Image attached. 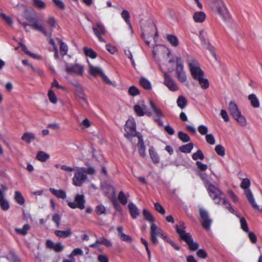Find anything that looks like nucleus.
<instances>
[{"label": "nucleus", "instance_id": "nucleus-30", "mask_svg": "<svg viewBox=\"0 0 262 262\" xmlns=\"http://www.w3.org/2000/svg\"><path fill=\"white\" fill-rule=\"evenodd\" d=\"M121 15L128 26V27L131 30L132 32H133L132 27L129 20L130 15L129 12L127 10H124L122 11Z\"/></svg>", "mask_w": 262, "mask_h": 262}, {"label": "nucleus", "instance_id": "nucleus-61", "mask_svg": "<svg viewBox=\"0 0 262 262\" xmlns=\"http://www.w3.org/2000/svg\"><path fill=\"white\" fill-rule=\"evenodd\" d=\"M55 5L59 8L64 10L65 6L64 3L61 0H52Z\"/></svg>", "mask_w": 262, "mask_h": 262}, {"label": "nucleus", "instance_id": "nucleus-3", "mask_svg": "<svg viewBox=\"0 0 262 262\" xmlns=\"http://www.w3.org/2000/svg\"><path fill=\"white\" fill-rule=\"evenodd\" d=\"M208 191L210 196L213 199L215 203L224 205L230 212L234 213V211L230 206L229 203L225 199L221 197L222 192L219 189L212 184H209L208 187Z\"/></svg>", "mask_w": 262, "mask_h": 262}, {"label": "nucleus", "instance_id": "nucleus-50", "mask_svg": "<svg viewBox=\"0 0 262 262\" xmlns=\"http://www.w3.org/2000/svg\"><path fill=\"white\" fill-rule=\"evenodd\" d=\"M80 168L84 174L87 173L88 174L93 175L96 172L95 169L92 167H90L88 168L81 167Z\"/></svg>", "mask_w": 262, "mask_h": 262}, {"label": "nucleus", "instance_id": "nucleus-12", "mask_svg": "<svg viewBox=\"0 0 262 262\" xmlns=\"http://www.w3.org/2000/svg\"><path fill=\"white\" fill-rule=\"evenodd\" d=\"M75 202L67 201L68 206L72 209L78 208L82 210L85 208V200L83 194H77L74 198Z\"/></svg>", "mask_w": 262, "mask_h": 262}, {"label": "nucleus", "instance_id": "nucleus-44", "mask_svg": "<svg viewBox=\"0 0 262 262\" xmlns=\"http://www.w3.org/2000/svg\"><path fill=\"white\" fill-rule=\"evenodd\" d=\"M143 214L146 220L154 223L155 219L152 214L147 209L143 210Z\"/></svg>", "mask_w": 262, "mask_h": 262}, {"label": "nucleus", "instance_id": "nucleus-20", "mask_svg": "<svg viewBox=\"0 0 262 262\" xmlns=\"http://www.w3.org/2000/svg\"><path fill=\"white\" fill-rule=\"evenodd\" d=\"M54 234L59 238H66L70 237L72 234V231L70 228H67L64 230H55Z\"/></svg>", "mask_w": 262, "mask_h": 262}, {"label": "nucleus", "instance_id": "nucleus-14", "mask_svg": "<svg viewBox=\"0 0 262 262\" xmlns=\"http://www.w3.org/2000/svg\"><path fill=\"white\" fill-rule=\"evenodd\" d=\"M65 71L69 74L76 75H82L83 73V67L79 64L65 63Z\"/></svg>", "mask_w": 262, "mask_h": 262}, {"label": "nucleus", "instance_id": "nucleus-7", "mask_svg": "<svg viewBox=\"0 0 262 262\" xmlns=\"http://www.w3.org/2000/svg\"><path fill=\"white\" fill-rule=\"evenodd\" d=\"M187 61L191 75L194 79L197 80L204 76V72L201 69L196 60L194 59H190Z\"/></svg>", "mask_w": 262, "mask_h": 262}, {"label": "nucleus", "instance_id": "nucleus-24", "mask_svg": "<svg viewBox=\"0 0 262 262\" xmlns=\"http://www.w3.org/2000/svg\"><path fill=\"white\" fill-rule=\"evenodd\" d=\"M248 99L250 102L251 105L254 108H258L260 106L259 101L256 95L254 94H250Z\"/></svg>", "mask_w": 262, "mask_h": 262}, {"label": "nucleus", "instance_id": "nucleus-60", "mask_svg": "<svg viewBox=\"0 0 262 262\" xmlns=\"http://www.w3.org/2000/svg\"><path fill=\"white\" fill-rule=\"evenodd\" d=\"M64 249V246L60 243L55 244L53 250L56 252H60Z\"/></svg>", "mask_w": 262, "mask_h": 262}, {"label": "nucleus", "instance_id": "nucleus-13", "mask_svg": "<svg viewBox=\"0 0 262 262\" xmlns=\"http://www.w3.org/2000/svg\"><path fill=\"white\" fill-rule=\"evenodd\" d=\"M92 29L99 40L105 42V40L102 37V36L105 35L106 33V30L103 25L100 23H96L93 25Z\"/></svg>", "mask_w": 262, "mask_h": 262}, {"label": "nucleus", "instance_id": "nucleus-38", "mask_svg": "<svg viewBox=\"0 0 262 262\" xmlns=\"http://www.w3.org/2000/svg\"><path fill=\"white\" fill-rule=\"evenodd\" d=\"M30 227L28 224H25L22 228L15 229V232L22 235H25L27 234L28 231L30 229Z\"/></svg>", "mask_w": 262, "mask_h": 262}, {"label": "nucleus", "instance_id": "nucleus-16", "mask_svg": "<svg viewBox=\"0 0 262 262\" xmlns=\"http://www.w3.org/2000/svg\"><path fill=\"white\" fill-rule=\"evenodd\" d=\"M199 213L201 217V222L203 227L206 230H209L212 223V220L209 217L208 213L206 210L201 208Z\"/></svg>", "mask_w": 262, "mask_h": 262}, {"label": "nucleus", "instance_id": "nucleus-19", "mask_svg": "<svg viewBox=\"0 0 262 262\" xmlns=\"http://www.w3.org/2000/svg\"><path fill=\"white\" fill-rule=\"evenodd\" d=\"M245 194L246 195V196L248 202L252 205V206L254 208H255V209H256L257 210H259L260 209V207L255 203L254 198L253 197L252 192L251 191V190L250 189H246L245 190Z\"/></svg>", "mask_w": 262, "mask_h": 262}, {"label": "nucleus", "instance_id": "nucleus-46", "mask_svg": "<svg viewBox=\"0 0 262 262\" xmlns=\"http://www.w3.org/2000/svg\"><path fill=\"white\" fill-rule=\"evenodd\" d=\"M192 158L194 160L198 159L203 160L204 159V156L201 150H198L196 152L193 154Z\"/></svg>", "mask_w": 262, "mask_h": 262}, {"label": "nucleus", "instance_id": "nucleus-1", "mask_svg": "<svg viewBox=\"0 0 262 262\" xmlns=\"http://www.w3.org/2000/svg\"><path fill=\"white\" fill-rule=\"evenodd\" d=\"M212 11L218 15L224 21H229L231 18L227 6L223 0H206Z\"/></svg>", "mask_w": 262, "mask_h": 262}, {"label": "nucleus", "instance_id": "nucleus-9", "mask_svg": "<svg viewBox=\"0 0 262 262\" xmlns=\"http://www.w3.org/2000/svg\"><path fill=\"white\" fill-rule=\"evenodd\" d=\"M124 130L125 134L124 136L130 139L132 137L141 135L140 134H137L136 131V124L134 119L129 118L126 122Z\"/></svg>", "mask_w": 262, "mask_h": 262}, {"label": "nucleus", "instance_id": "nucleus-43", "mask_svg": "<svg viewBox=\"0 0 262 262\" xmlns=\"http://www.w3.org/2000/svg\"><path fill=\"white\" fill-rule=\"evenodd\" d=\"M83 254V251L81 248H75L74 249L71 254L69 255V258H74V256L79 255L81 256Z\"/></svg>", "mask_w": 262, "mask_h": 262}, {"label": "nucleus", "instance_id": "nucleus-35", "mask_svg": "<svg viewBox=\"0 0 262 262\" xmlns=\"http://www.w3.org/2000/svg\"><path fill=\"white\" fill-rule=\"evenodd\" d=\"M58 42L60 43V51L62 56L65 55L68 52V47L60 39L57 38Z\"/></svg>", "mask_w": 262, "mask_h": 262}, {"label": "nucleus", "instance_id": "nucleus-62", "mask_svg": "<svg viewBox=\"0 0 262 262\" xmlns=\"http://www.w3.org/2000/svg\"><path fill=\"white\" fill-rule=\"evenodd\" d=\"M8 189V188L3 185H1V188H0V200L5 199V192Z\"/></svg>", "mask_w": 262, "mask_h": 262}, {"label": "nucleus", "instance_id": "nucleus-23", "mask_svg": "<svg viewBox=\"0 0 262 262\" xmlns=\"http://www.w3.org/2000/svg\"><path fill=\"white\" fill-rule=\"evenodd\" d=\"M128 207L132 218H137L140 213L137 207L133 202H130L128 205Z\"/></svg>", "mask_w": 262, "mask_h": 262}, {"label": "nucleus", "instance_id": "nucleus-31", "mask_svg": "<svg viewBox=\"0 0 262 262\" xmlns=\"http://www.w3.org/2000/svg\"><path fill=\"white\" fill-rule=\"evenodd\" d=\"M193 147V144L189 143L187 144L182 145L179 147V150L184 153H189Z\"/></svg>", "mask_w": 262, "mask_h": 262}, {"label": "nucleus", "instance_id": "nucleus-34", "mask_svg": "<svg viewBox=\"0 0 262 262\" xmlns=\"http://www.w3.org/2000/svg\"><path fill=\"white\" fill-rule=\"evenodd\" d=\"M178 106L181 108H185L187 105V101L183 96H180L177 101Z\"/></svg>", "mask_w": 262, "mask_h": 262}, {"label": "nucleus", "instance_id": "nucleus-64", "mask_svg": "<svg viewBox=\"0 0 262 262\" xmlns=\"http://www.w3.org/2000/svg\"><path fill=\"white\" fill-rule=\"evenodd\" d=\"M221 116L225 121L228 122L229 120L228 115L226 110H222L221 111Z\"/></svg>", "mask_w": 262, "mask_h": 262}, {"label": "nucleus", "instance_id": "nucleus-49", "mask_svg": "<svg viewBox=\"0 0 262 262\" xmlns=\"http://www.w3.org/2000/svg\"><path fill=\"white\" fill-rule=\"evenodd\" d=\"M119 237L121 241L127 243H131L133 241L132 238L129 235L125 234V233L121 234L119 236Z\"/></svg>", "mask_w": 262, "mask_h": 262}, {"label": "nucleus", "instance_id": "nucleus-39", "mask_svg": "<svg viewBox=\"0 0 262 262\" xmlns=\"http://www.w3.org/2000/svg\"><path fill=\"white\" fill-rule=\"evenodd\" d=\"M33 4L39 9H44L46 7V3L41 0H33Z\"/></svg>", "mask_w": 262, "mask_h": 262}, {"label": "nucleus", "instance_id": "nucleus-25", "mask_svg": "<svg viewBox=\"0 0 262 262\" xmlns=\"http://www.w3.org/2000/svg\"><path fill=\"white\" fill-rule=\"evenodd\" d=\"M49 190L53 195L58 198L65 199L67 197L66 192L62 190H56L54 188H50Z\"/></svg>", "mask_w": 262, "mask_h": 262}, {"label": "nucleus", "instance_id": "nucleus-48", "mask_svg": "<svg viewBox=\"0 0 262 262\" xmlns=\"http://www.w3.org/2000/svg\"><path fill=\"white\" fill-rule=\"evenodd\" d=\"M48 96L51 102L55 104L57 101V97L52 90H50Z\"/></svg>", "mask_w": 262, "mask_h": 262}, {"label": "nucleus", "instance_id": "nucleus-6", "mask_svg": "<svg viewBox=\"0 0 262 262\" xmlns=\"http://www.w3.org/2000/svg\"><path fill=\"white\" fill-rule=\"evenodd\" d=\"M47 24L50 28V31H47L44 27L42 23L37 21H34V23L29 25L33 29L43 33L45 36L51 37L52 32L55 27V20L53 17H50L48 19Z\"/></svg>", "mask_w": 262, "mask_h": 262}, {"label": "nucleus", "instance_id": "nucleus-45", "mask_svg": "<svg viewBox=\"0 0 262 262\" xmlns=\"http://www.w3.org/2000/svg\"><path fill=\"white\" fill-rule=\"evenodd\" d=\"M215 150L219 155L222 157L224 156L225 155V148L220 144L217 145L215 147Z\"/></svg>", "mask_w": 262, "mask_h": 262}, {"label": "nucleus", "instance_id": "nucleus-56", "mask_svg": "<svg viewBox=\"0 0 262 262\" xmlns=\"http://www.w3.org/2000/svg\"><path fill=\"white\" fill-rule=\"evenodd\" d=\"M0 16L8 25H11L13 24V20L10 16L3 13H1Z\"/></svg>", "mask_w": 262, "mask_h": 262}, {"label": "nucleus", "instance_id": "nucleus-33", "mask_svg": "<svg viewBox=\"0 0 262 262\" xmlns=\"http://www.w3.org/2000/svg\"><path fill=\"white\" fill-rule=\"evenodd\" d=\"M14 199L15 201L20 205H23L25 203V199L21 193L18 191L15 192Z\"/></svg>", "mask_w": 262, "mask_h": 262}, {"label": "nucleus", "instance_id": "nucleus-26", "mask_svg": "<svg viewBox=\"0 0 262 262\" xmlns=\"http://www.w3.org/2000/svg\"><path fill=\"white\" fill-rule=\"evenodd\" d=\"M149 154L150 159L154 163L157 164L160 162V158L153 147H151L149 149Z\"/></svg>", "mask_w": 262, "mask_h": 262}, {"label": "nucleus", "instance_id": "nucleus-27", "mask_svg": "<svg viewBox=\"0 0 262 262\" xmlns=\"http://www.w3.org/2000/svg\"><path fill=\"white\" fill-rule=\"evenodd\" d=\"M166 39L172 46L174 47L178 46L179 41L178 38L175 35L167 34L166 35Z\"/></svg>", "mask_w": 262, "mask_h": 262}, {"label": "nucleus", "instance_id": "nucleus-59", "mask_svg": "<svg viewBox=\"0 0 262 262\" xmlns=\"http://www.w3.org/2000/svg\"><path fill=\"white\" fill-rule=\"evenodd\" d=\"M198 129L199 132L202 135H206L208 130L207 127L204 125H200L198 127Z\"/></svg>", "mask_w": 262, "mask_h": 262}, {"label": "nucleus", "instance_id": "nucleus-2", "mask_svg": "<svg viewBox=\"0 0 262 262\" xmlns=\"http://www.w3.org/2000/svg\"><path fill=\"white\" fill-rule=\"evenodd\" d=\"M185 226L184 222L180 223L179 226L176 225L175 229L177 233L183 241H185L188 245L189 248L192 251L196 250L199 248V244L194 242L191 235L185 231Z\"/></svg>", "mask_w": 262, "mask_h": 262}, {"label": "nucleus", "instance_id": "nucleus-47", "mask_svg": "<svg viewBox=\"0 0 262 262\" xmlns=\"http://www.w3.org/2000/svg\"><path fill=\"white\" fill-rule=\"evenodd\" d=\"M128 92L130 95L133 96H135L138 95L140 94V91H139V89H137L135 86H131L129 88Z\"/></svg>", "mask_w": 262, "mask_h": 262}, {"label": "nucleus", "instance_id": "nucleus-11", "mask_svg": "<svg viewBox=\"0 0 262 262\" xmlns=\"http://www.w3.org/2000/svg\"><path fill=\"white\" fill-rule=\"evenodd\" d=\"M150 235L151 242L154 245H156L158 242V236H161L163 239L166 238V235L164 234L162 230L154 223L151 224Z\"/></svg>", "mask_w": 262, "mask_h": 262}, {"label": "nucleus", "instance_id": "nucleus-41", "mask_svg": "<svg viewBox=\"0 0 262 262\" xmlns=\"http://www.w3.org/2000/svg\"><path fill=\"white\" fill-rule=\"evenodd\" d=\"M201 87L203 89H206L209 87V82L207 79L204 78L203 76L197 79Z\"/></svg>", "mask_w": 262, "mask_h": 262}, {"label": "nucleus", "instance_id": "nucleus-57", "mask_svg": "<svg viewBox=\"0 0 262 262\" xmlns=\"http://www.w3.org/2000/svg\"><path fill=\"white\" fill-rule=\"evenodd\" d=\"M95 211L98 215L104 214L105 213V208L102 205H98L96 207Z\"/></svg>", "mask_w": 262, "mask_h": 262}, {"label": "nucleus", "instance_id": "nucleus-17", "mask_svg": "<svg viewBox=\"0 0 262 262\" xmlns=\"http://www.w3.org/2000/svg\"><path fill=\"white\" fill-rule=\"evenodd\" d=\"M134 111L139 116H143L146 115L148 116H151L152 114L150 112L147 110V106L143 101H141L136 104L134 107Z\"/></svg>", "mask_w": 262, "mask_h": 262}, {"label": "nucleus", "instance_id": "nucleus-32", "mask_svg": "<svg viewBox=\"0 0 262 262\" xmlns=\"http://www.w3.org/2000/svg\"><path fill=\"white\" fill-rule=\"evenodd\" d=\"M49 158L50 155L42 151H39L36 156V159L41 162H45Z\"/></svg>", "mask_w": 262, "mask_h": 262}, {"label": "nucleus", "instance_id": "nucleus-5", "mask_svg": "<svg viewBox=\"0 0 262 262\" xmlns=\"http://www.w3.org/2000/svg\"><path fill=\"white\" fill-rule=\"evenodd\" d=\"M228 111L232 117L242 126L247 125L246 118L242 114L237 104L234 101H230L228 104Z\"/></svg>", "mask_w": 262, "mask_h": 262}, {"label": "nucleus", "instance_id": "nucleus-42", "mask_svg": "<svg viewBox=\"0 0 262 262\" xmlns=\"http://www.w3.org/2000/svg\"><path fill=\"white\" fill-rule=\"evenodd\" d=\"M178 138L183 142H187L190 140V137L187 134L181 131L178 132Z\"/></svg>", "mask_w": 262, "mask_h": 262}, {"label": "nucleus", "instance_id": "nucleus-55", "mask_svg": "<svg viewBox=\"0 0 262 262\" xmlns=\"http://www.w3.org/2000/svg\"><path fill=\"white\" fill-rule=\"evenodd\" d=\"M205 138L208 143L211 145H213L215 144V138L212 134H207L206 135Z\"/></svg>", "mask_w": 262, "mask_h": 262}, {"label": "nucleus", "instance_id": "nucleus-40", "mask_svg": "<svg viewBox=\"0 0 262 262\" xmlns=\"http://www.w3.org/2000/svg\"><path fill=\"white\" fill-rule=\"evenodd\" d=\"M118 199L120 203L122 204L123 205H125L127 203V197L122 191L119 192L118 196Z\"/></svg>", "mask_w": 262, "mask_h": 262}, {"label": "nucleus", "instance_id": "nucleus-21", "mask_svg": "<svg viewBox=\"0 0 262 262\" xmlns=\"http://www.w3.org/2000/svg\"><path fill=\"white\" fill-rule=\"evenodd\" d=\"M206 15L204 12L197 11L194 13L193 18L195 23H202L204 22L206 19Z\"/></svg>", "mask_w": 262, "mask_h": 262}, {"label": "nucleus", "instance_id": "nucleus-53", "mask_svg": "<svg viewBox=\"0 0 262 262\" xmlns=\"http://www.w3.org/2000/svg\"><path fill=\"white\" fill-rule=\"evenodd\" d=\"M240 223L242 229L245 232H248L249 231L248 225L244 217H241L240 219Z\"/></svg>", "mask_w": 262, "mask_h": 262}, {"label": "nucleus", "instance_id": "nucleus-4", "mask_svg": "<svg viewBox=\"0 0 262 262\" xmlns=\"http://www.w3.org/2000/svg\"><path fill=\"white\" fill-rule=\"evenodd\" d=\"M141 27L142 30V37L144 39L146 44L149 46L150 41L148 40V38L152 35L154 31L156 32L154 37L155 41L156 38L158 36V32L156 26L151 20H148L145 24H142Z\"/></svg>", "mask_w": 262, "mask_h": 262}, {"label": "nucleus", "instance_id": "nucleus-36", "mask_svg": "<svg viewBox=\"0 0 262 262\" xmlns=\"http://www.w3.org/2000/svg\"><path fill=\"white\" fill-rule=\"evenodd\" d=\"M141 85L146 90H150L151 85L150 82L145 78H141L140 80Z\"/></svg>", "mask_w": 262, "mask_h": 262}, {"label": "nucleus", "instance_id": "nucleus-63", "mask_svg": "<svg viewBox=\"0 0 262 262\" xmlns=\"http://www.w3.org/2000/svg\"><path fill=\"white\" fill-rule=\"evenodd\" d=\"M91 125L90 121L88 119H85L83 120V121L80 123V126L82 128H88L90 127Z\"/></svg>", "mask_w": 262, "mask_h": 262}, {"label": "nucleus", "instance_id": "nucleus-51", "mask_svg": "<svg viewBox=\"0 0 262 262\" xmlns=\"http://www.w3.org/2000/svg\"><path fill=\"white\" fill-rule=\"evenodd\" d=\"M0 206L4 211L8 210L10 207L9 202L5 199L0 200Z\"/></svg>", "mask_w": 262, "mask_h": 262}, {"label": "nucleus", "instance_id": "nucleus-58", "mask_svg": "<svg viewBox=\"0 0 262 262\" xmlns=\"http://www.w3.org/2000/svg\"><path fill=\"white\" fill-rule=\"evenodd\" d=\"M61 220V216L57 213H55L52 216V220L53 221L56 223L57 227H59L60 226V222Z\"/></svg>", "mask_w": 262, "mask_h": 262}, {"label": "nucleus", "instance_id": "nucleus-28", "mask_svg": "<svg viewBox=\"0 0 262 262\" xmlns=\"http://www.w3.org/2000/svg\"><path fill=\"white\" fill-rule=\"evenodd\" d=\"M35 139V135L32 133H26L21 137V140L30 143Z\"/></svg>", "mask_w": 262, "mask_h": 262}, {"label": "nucleus", "instance_id": "nucleus-29", "mask_svg": "<svg viewBox=\"0 0 262 262\" xmlns=\"http://www.w3.org/2000/svg\"><path fill=\"white\" fill-rule=\"evenodd\" d=\"M89 72L90 74L93 76H95L97 75H101V73H103L101 68L97 67H94L90 63L89 64Z\"/></svg>", "mask_w": 262, "mask_h": 262}, {"label": "nucleus", "instance_id": "nucleus-8", "mask_svg": "<svg viewBox=\"0 0 262 262\" xmlns=\"http://www.w3.org/2000/svg\"><path fill=\"white\" fill-rule=\"evenodd\" d=\"M176 75L178 80L181 82H185L186 81V76L184 70L183 61L180 57L176 58Z\"/></svg>", "mask_w": 262, "mask_h": 262}, {"label": "nucleus", "instance_id": "nucleus-54", "mask_svg": "<svg viewBox=\"0 0 262 262\" xmlns=\"http://www.w3.org/2000/svg\"><path fill=\"white\" fill-rule=\"evenodd\" d=\"M250 185V180L248 179H244L241 184V187L245 189H249L248 188Z\"/></svg>", "mask_w": 262, "mask_h": 262}, {"label": "nucleus", "instance_id": "nucleus-18", "mask_svg": "<svg viewBox=\"0 0 262 262\" xmlns=\"http://www.w3.org/2000/svg\"><path fill=\"white\" fill-rule=\"evenodd\" d=\"M164 84L171 91L178 90V86L174 81L166 73H164Z\"/></svg>", "mask_w": 262, "mask_h": 262}, {"label": "nucleus", "instance_id": "nucleus-10", "mask_svg": "<svg viewBox=\"0 0 262 262\" xmlns=\"http://www.w3.org/2000/svg\"><path fill=\"white\" fill-rule=\"evenodd\" d=\"M149 106L153 111V119L159 126H162L163 122L161 119V118L164 117V114L162 110L157 106L152 100H150Z\"/></svg>", "mask_w": 262, "mask_h": 262}, {"label": "nucleus", "instance_id": "nucleus-22", "mask_svg": "<svg viewBox=\"0 0 262 262\" xmlns=\"http://www.w3.org/2000/svg\"><path fill=\"white\" fill-rule=\"evenodd\" d=\"M138 146L139 147V153L143 157H146L145 147L144 144L143 140L141 135L138 136Z\"/></svg>", "mask_w": 262, "mask_h": 262}, {"label": "nucleus", "instance_id": "nucleus-37", "mask_svg": "<svg viewBox=\"0 0 262 262\" xmlns=\"http://www.w3.org/2000/svg\"><path fill=\"white\" fill-rule=\"evenodd\" d=\"M83 51L86 56L90 57L92 58H95L97 57V53L91 48L84 47Z\"/></svg>", "mask_w": 262, "mask_h": 262}, {"label": "nucleus", "instance_id": "nucleus-15", "mask_svg": "<svg viewBox=\"0 0 262 262\" xmlns=\"http://www.w3.org/2000/svg\"><path fill=\"white\" fill-rule=\"evenodd\" d=\"M88 177L84 174L80 168L75 172L73 179V184L76 186L80 187L85 182Z\"/></svg>", "mask_w": 262, "mask_h": 262}, {"label": "nucleus", "instance_id": "nucleus-52", "mask_svg": "<svg viewBox=\"0 0 262 262\" xmlns=\"http://www.w3.org/2000/svg\"><path fill=\"white\" fill-rule=\"evenodd\" d=\"M155 210L161 213V214H164L165 213V210L163 206L159 203L156 202L154 204Z\"/></svg>", "mask_w": 262, "mask_h": 262}]
</instances>
